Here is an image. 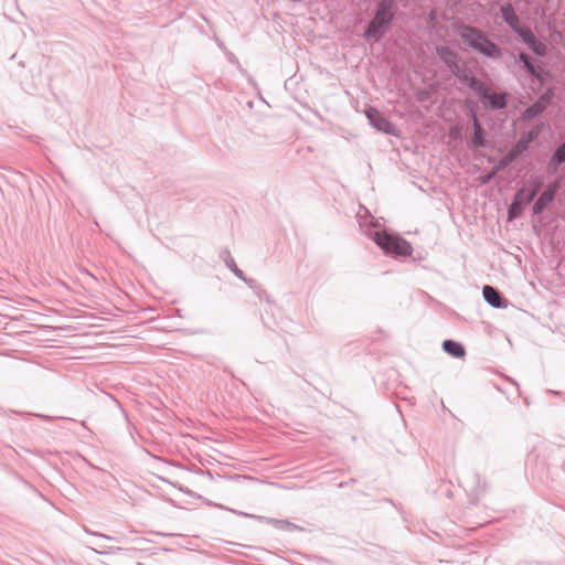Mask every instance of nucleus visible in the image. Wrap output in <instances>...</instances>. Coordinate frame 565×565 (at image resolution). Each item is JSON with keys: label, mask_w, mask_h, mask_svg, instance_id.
<instances>
[{"label": "nucleus", "mask_w": 565, "mask_h": 565, "mask_svg": "<svg viewBox=\"0 0 565 565\" xmlns=\"http://www.w3.org/2000/svg\"><path fill=\"white\" fill-rule=\"evenodd\" d=\"M455 32L462 43L473 52L490 60H500L503 55L502 49L479 28L458 23L455 25Z\"/></svg>", "instance_id": "1"}, {"label": "nucleus", "mask_w": 565, "mask_h": 565, "mask_svg": "<svg viewBox=\"0 0 565 565\" xmlns=\"http://www.w3.org/2000/svg\"><path fill=\"white\" fill-rule=\"evenodd\" d=\"M397 9L396 0H379L363 36L366 40L379 41L390 30Z\"/></svg>", "instance_id": "2"}, {"label": "nucleus", "mask_w": 565, "mask_h": 565, "mask_svg": "<svg viewBox=\"0 0 565 565\" xmlns=\"http://www.w3.org/2000/svg\"><path fill=\"white\" fill-rule=\"evenodd\" d=\"M544 128V124L540 122L529 131L522 134L516 143L508 151L505 156H503L497 164L484 175L481 177V182L483 184L489 183L498 172L504 170L509 167L514 160H516L524 151H526L530 147V143L539 138Z\"/></svg>", "instance_id": "3"}, {"label": "nucleus", "mask_w": 565, "mask_h": 565, "mask_svg": "<svg viewBox=\"0 0 565 565\" xmlns=\"http://www.w3.org/2000/svg\"><path fill=\"white\" fill-rule=\"evenodd\" d=\"M367 236L385 253L390 255L411 256L412 245L402 236L386 231L369 232Z\"/></svg>", "instance_id": "4"}, {"label": "nucleus", "mask_w": 565, "mask_h": 565, "mask_svg": "<svg viewBox=\"0 0 565 565\" xmlns=\"http://www.w3.org/2000/svg\"><path fill=\"white\" fill-rule=\"evenodd\" d=\"M530 186L531 189L529 192H526L524 186L520 188L515 192L512 203L508 207L509 221H513L521 215L523 209L536 198L542 188V184L540 181L533 180L530 182Z\"/></svg>", "instance_id": "5"}, {"label": "nucleus", "mask_w": 565, "mask_h": 565, "mask_svg": "<svg viewBox=\"0 0 565 565\" xmlns=\"http://www.w3.org/2000/svg\"><path fill=\"white\" fill-rule=\"evenodd\" d=\"M475 94L479 97L484 108L491 110H500L508 106L509 95L505 92H493L483 82Z\"/></svg>", "instance_id": "6"}, {"label": "nucleus", "mask_w": 565, "mask_h": 565, "mask_svg": "<svg viewBox=\"0 0 565 565\" xmlns=\"http://www.w3.org/2000/svg\"><path fill=\"white\" fill-rule=\"evenodd\" d=\"M554 97L555 89L553 87L546 88L544 93L539 96L536 102L524 109L522 119L526 121L540 116L552 104Z\"/></svg>", "instance_id": "7"}, {"label": "nucleus", "mask_w": 565, "mask_h": 565, "mask_svg": "<svg viewBox=\"0 0 565 565\" xmlns=\"http://www.w3.org/2000/svg\"><path fill=\"white\" fill-rule=\"evenodd\" d=\"M516 34L522 39V41L534 54H536L537 56L546 55V45L535 36V34L529 26H524L522 30H516Z\"/></svg>", "instance_id": "8"}, {"label": "nucleus", "mask_w": 565, "mask_h": 565, "mask_svg": "<svg viewBox=\"0 0 565 565\" xmlns=\"http://www.w3.org/2000/svg\"><path fill=\"white\" fill-rule=\"evenodd\" d=\"M230 511H232L233 513H236L238 515H243L245 518L258 520L259 522H266L268 524L274 525V527H276L279 531L294 532V531H302L303 530L299 525L291 523L288 520L270 519V518H266V516H262V515L249 514L246 512H237L232 509Z\"/></svg>", "instance_id": "9"}, {"label": "nucleus", "mask_w": 565, "mask_h": 565, "mask_svg": "<svg viewBox=\"0 0 565 565\" xmlns=\"http://www.w3.org/2000/svg\"><path fill=\"white\" fill-rule=\"evenodd\" d=\"M365 114L370 124L377 130L387 135H394L395 126L388 119H386L376 108L370 107Z\"/></svg>", "instance_id": "10"}, {"label": "nucleus", "mask_w": 565, "mask_h": 565, "mask_svg": "<svg viewBox=\"0 0 565 565\" xmlns=\"http://www.w3.org/2000/svg\"><path fill=\"white\" fill-rule=\"evenodd\" d=\"M482 296L486 302L492 308L504 309L509 305V301L502 296V294L490 285L483 286Z\"/></svg>", "instance_id": "11"}, {"label": "nucleus", "mask_w": 565, "mask_h": 565, "mask_svg": "<svg viewBox=\"0 0 565 565\" xmlns=\"http://www.w3.org/2000/svg\"><path fill=\"white\" fill-rule=\"evenodd\" d=\"M500 14L502 20L512 29L514 33H516V30H522L524 28L520 24V18L511 3L503 4L500 8Z\"/></svg>", "instance_id": "12"}, {"label": "nucleus", "mask_w": 565, "mask_h": 565, "mask_svg": "<svg viewBox=\"0 0 565 565\" xmlns=\"http://www.w3.org/2000/svg\"><path fill=\"white\" fill-rule=\"evenodd\" d=\"M221 258L224 260L226 267L241 280H243L245 284H247L249 287H253L255 284L254 279L246 278L244 271L239 269L234 260V258L231 256V253L228 249H224L220 254Z\"/></svg>", "instance_id": "13"}, {"label": "nucleus", "mask_w": 565, "mask_h": 565, "mask_svg": "<svg viewBox=\"0 0 565 565\" xmlns=\"http://www.w3.org/2000/svg\"><path fill=\"white\" fill-rule=\"evenodd\" d=\"M519 60L522 63L523 68L535 79L542 82V70L535 65L534 60L525 52H519Z\"/></svg>", "instance_id": "14"}, {"label": "nucleus", "mask_w": 565, "mask_h": 565, "mask_svg": "<svg viewBox=\"0 0 565 565\" xmlns=\"http://www.w3.org/2000/svg\"><path fill=\"white\" fill-rule=\"evenodd\" d=\"M472 126H473V135L471 138L472 146L477 148H483L487 146L486 140V130L477 118L475 111H471Z\"/></svg>", "instance_id": "15"}, {"label": "nucleus", "mask_w": 565, "mask_h": 565, "mask_svg": "<svg viewBox=\"0 0 565 565\" xmlns=\"http://www.w3.org/2000/svg\"><path fill=\"white\" fill-rule=\"evenodd\" d=\"M565 163V141L556 147L552 157L547 162V170L550 173H556L559 167Z\"/></svg>", "instance_id": "16"}, {"label": "nucleus", "mask_w": 565, "mask_h": 565, "mask_svg": "<svg viewBox=\"0 0 565 565\" xmlns=\"http://www.w3.org/2000/svg\"><path fill=\"white\" fill-rule=\"evenodd\" d=\"M458 74L459 76H457V79L460 83L467 85L473 93L476 92V89L480 88V84L482 82L476 76H473L469 68L462 66Z\"/></svg>", "instance_id": "17"}, {"label": "nucleus", "mask_w": 565, "mask_h": 565, "mask_svg": "<svg viewBox=\"0 0 565 565\" xmlns=\"http://www.w3.org/2000/svg\"><path fill=\"white\" fill-rule=\"evenodd\" d=\"M443 349L444 351L454 358H462L466 354L465 347L455 340L447 339L443 342Z\"/></svg>", "instance_id": "18"}, {"label": "nucleus", "mask_w": 565, "mask_h": 565, "mask_svg": "<svg viewBox=\"0 0 565 565\" xmlns=\"http://www.w3.org/2000/svg\"><path fill=\"white\" fill-rule=\"evenodd\" d=\"M554 201V198H552L550 194H547L545 191L541 193V195L535 200L533 206H532V213L534 215L542 214L547 205Z\"/></svg>", "instance_id": "19"}, {"label": "nucleus", "mask_w": 565, "mask_h": 565, "mask_svg": "<svg viewBox=\"0 0 565 565\" xmlns=\"http://www.w3.org/2000/svg\"><path fill=\"white\" fill-rule=\"evenodd\" d=\"M436 53L438 57L446 64V66H449L451 63L458 60V54L446 45L437 46Z\"/></svg>", "instance_id": "20"}, {"label": "nucleus", "mask_w": 565, "mask_h": 565, "mask_svg": "<svg viewBox=\"0 0 565 565\" xmlns=\"http://www.w3.org/2000/svg\"><path fill=\"white\" fill-rule=\"evenodd\" d=\"M473 480H475V491L477 492V495L486 492L487 490V482L481 478V476L478 472L473 473Z\"/></svg>", "instance_id": "21"}, {"label": "nucleus", "mask_w": 565, "mask_h": 565, "mask_svg": "<svg viewBox=\"0 0 565 565\" xmlns=\"http://www.w3.org/2000/svg\"><path fill=\"white\" fill-rule=\"evenodd\" d=\"M559 189H561V183H559L558 180H555V181L548 183L544 191L547 194H550L552 198L555 199V196H556L557 192L559 191Z\"/></svg>", "instance_id": "22"}, {"label": "nucleus", "mask_w": 565, "mask_h": 565, "mask_svg": "<svg viewBox=\"0 0 565 565\" xmlns=\"http://www.w3.org/2000/svg\"><path fill=\"white\" fill-rule=\"evenodd\" d=\"M15 414L24 416V417H28L31 415L30 413H26V412H18L14 409L0 407V416H2V417H10L11 415H15Z\"/></svg>", "instance_id": "23"}, {"label": "nucleus", "mask_w": 565, "mask_h": 565, "mask_svg": "<svg viewBox=\"0 0 565 565\" xmlns=\"http://www.w3.org/2000/svg\"><path fill=\"white\" fill-rule=\"evenodd\" d=\"M447 67L450 70V72L454 74V76L457 77V76H459L458 73H459V71L461 70L462 66L459 64V61L457 60V61H455L454 63H451Z\"/></svg>", "instance_id": "24"}, {"label": "nucleus", "mask_w": 565, "mask_h": 565, "mask_svg": "<svg viewBox=\"0 0 565 565\" xmlns=\"http://www.w3.org/2000/svg\"><path fill=\"white\" fill-rule=\"evenodd\" d=\"M88 533L94 535V536H97V537L106 539V540H109V541H116V539L114 536H110V535H107V534L97 533V532H88Z\"/></svg>", "instance_id": "25"}, {"label": "nucleus", "mask_w": 565, "mask_h": 565, "mask_svg": "<svg viewBox=\"0 0 565 565\" xmlns=\"http://www.w3.org/2000/svg\"><path fill=\"white\" fill-rule=\"evenodd\" d=\"M94 551H95L96 553H98V554H109V553H110V551L105 550L103 546H100V548H99V550L94 548Z\"/></svg>", "instance_id": "26"}]
</instances>
